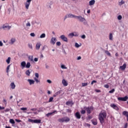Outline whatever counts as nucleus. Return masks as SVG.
Segmentation results:
<instances>
[{
    "mask_svg": "<svg viewBox=\"0 0 128 128\" xmlns=\"http://www.w3.org/2000/svg\"><path fill=\"white\" fill-rule=\"evenodd\" d=\"M106 112L105 110H102L98 115L99 120L102 124H104V120L106 118Z\"/></svg>",
    "mask_w": 128,
    "mask_h": 128,
    "instance_id": "obj_1",
    "label": "nucleus"
},
{
    "mask_svg": "<svg viewBox=\"0 0 128 128\" xmlns=\"http://www.w3.org/2000/svg\"><path fill=\"white\" fill-rule=\"evenodd\" d=\"M70 120V118L68 117H64L58 119V122H68Z\"/></svg>",
    "mask_w": 128,
    "mask_h": 128,
    "instance_id": "obj_2",
    "label": "nucleus"
},
{
    "mask_svg": "<svg viewBox=\"0 0 128 128\" xmlns=\"http://www.w3.org/2000/svg\"><path fill=\"white\" fill-rule=\"evenodd\" d=\"M84 110H86L87 112V114H90L92 113V110H94V107L93 106H90V107H84Z\"/></svg>",
    "mask_w": 128,
    "mask_h": 128,
    "instance_id": "obj_3",
    "label": "nucleus"
},
{
    "mask_svg": "<svg viewBox=\"0 0 128 128\" xmlns=\"http://www.w3.org/2000/svg\"><path fill=\"white\" fill-rule=\"evenodd\" d=\"M118 100H121L122 102H126L128 100V96H125L124 97H118Z\"/></svg>",
    "mask_w": 128,
    "mask_h": 128,
    "instance_id": "obj_4",
    "label": "nucleus"
},
{
    "mask_svg": "<svg viewBox=\"0 0 128 128\" xmlns=\"http://www.w3.org/2000/svg\"><path fill=\"white\" fill-rule=\"evenodd\" d=\"M32 0H27L26 2L24 3L26 8V10H28V8L30 6V2Z\"/></svg>",
    "mask_w": 128,
    "mask_h": 128,
    "instance_id": "obj_5",
    "label": "nucleus"
},
{
    "mask_svg": "<svg viewBox=\"0 0 128 128\" xmlns=\"http://www.w3.org/2000/svg\"><path fill=\"white\" fill-rule=\"evenodd\" d=\"M110 106L111 108H112L114 110H120V108H118V107L114 104H112Z\"/></svg>",
    "mask_w": 128,
    "mask_h": 128,
    "instance_id": "obj_6",
    "label": "nucleus"
},
{
    "mask_svg": "<svg viewBox=\"0 0 128 128\" xmlns=\"http://www.w3.org/2000/svg\"><path fill=\"white\" fill-rule=\"evenodd\" d=\"M74 116L78 120H80V118H82V116H80V112H76Z\"/></svg>",
    "mask_w": 128,
    "mask_h": 128,
    "instance_id": "obj_7",
    "label": "nucleus"
},
{
    "mask_svg": "<svg viewBox=\"0 0 128 128\" xmlns=\"http://www.w3.org/2000/svg\"><path fill=\"white\" fill-rule=\"evenodd\" d=\"M74 18L80 20V22H84V20H86V19H84V18H82V16H76Z\"/></svg>",
    "mask_w": 128,
    "mask_h": 128,
    "instance_id": "obj_8",
    "label": "nucleus"
},
{
    "mask_svg": "<svg viewBox=\"0 0 128 128\" xmlns=\"http://www.w3.org/2000/svg\"><path fill=\"white\" fill-rule=\"evenodd\" d=\"M60 38L64 42H68V38L64 35H62Z\"/></svg>",
    "mask_w": 128,
    "mask_h": 128,
    "instance_id": "obj_9",
    "label": "nucleus"
},
{
    "mask_svg": "<svg viewBox=\"0 0 128 128\" xmlns=\"http://www.w3.org/2000/svg\"><path fill=\"white\" fill-rule=\"evenodd\" d=\"M56 42V38H52L50 40V44H55Z\"/></svg>",
    "mask_w": 128,
    "mask_h": 128,
    "instance_id": "obj_10",
    "label": "nucleus"
},
{
    "mask_svg": "<svg viewBox=\"0 0 128 128\" xmlns=\"http://www.w3.org/2000/svg\"><path fill=\"white\" fill-rule=\"evenodd\" d=\"M126 68V64L125 63L122 66H120V68L121 70H124Z\"/></svg>",
    "mask_w": 128,
    "mask_h": 128,
    "instance_id": "obj_11",
    "label": "nucleus"
},
{
    "mask_svg": "<svg viewBox=\"0 0 128 128\" xmlns=\"http://www.w3.org/2000/svg\"><path fill=\"white\" fill-rule=\"evenodd\" d=\"M12 26H8V24H4L2 26V28H8V30H10Z\"/></svg>",
    "mask_w": 128,
    "mask_h": 128,
    "instance_id": "obj_12",
    "label": "nucleus"
},
{
    "mask_svg": "<svg viewBox=\"0 0 128 128\" xmlns=\"http://www.w3.org/2000/svg\"><path fill=\"white\" fill-rule=\"evenodd\" d=\"M54 112H56V110H54L52 112H49V113L46 114V116H47V118H49L50 116H52V114H54Z\"/></svg>",
    "mask_w": 128,
    "mask_h": 128,
    "instance_id": "obj_13",
    "label": "nucleus"
},
{
    "mask_svg": "<svg viewBox=\"0 0 128 128\" xmlns=\"http://www.w3.org/2000/svg\"><path fill=\"white\" fill-rule=\"evenodd\" d=\"M62 84L63 86H68V82H66V81L64 79H63L62 80Z\"/></svg>",
    "mask_w": 128,
    "mask_h": 128,
    "instance_id": "obj_14",
    "label": "nucleus"
},
{
    "mask_svg": "<svg viewBox=\"0 0 128 128\" xmlns=\"http://www.w3.org/2000/svg\"><path fill=\"white\" fill-rule=\"evenodd\" d=\"M96 4V0H91L89 2V5L90 6H94Z\"/></svg>",
    "mask_w": 128,
    "mask_h": 128,
    "instance_id": "obj_15",
    "label": "nucleus"
},
{
    "mask_svg": "<svg viewBox=\"0 0 128 128\" xmlns=\"http://www.w3.org/2000/svg\"><path fill=\"white\" fill-rule=\"evenodd\" d=\"M123 116H126V118H128V111H124L122 113Z\"/></svg>",
    "mask_w": 128,
    "mask_h": 128,
    "instance_id": "obj_16",
    "label": "nucleus"
},
{
    "mask_svg": "<svg viewBox=\"0 0 128 128\" xmlns=\"http://www.w3.org/2000/svg\"><path fill=\"white\" fill-rule=\"evenodd\" d=\"M28 82L30 84V85L34 84V80H32L28 79Z\"/></svg>",
    "mask_w": 128,
    "mask_h": 128,
    "instance_id": "obj_17",
    "label": "nucleus"
},
{
    "mask_svg": "<svg viewBox=\"0 0 128 128\" xmlns=\"http://www.w3.org/2000/svg\"><path fill=\"white\" fill-rule=\"evenodd\" d=\"M11 88L12 90H14L16 88V84H14V82H12L10 84Z\"/></svg>",
    "mask_w": 128,
    "mask_h": 128,
    "instance_id": "obj_18",
    "label": "nucleus"
},
{
    "mask_svg": "<svg viewBox=\"0 0 128 128\" xmlns=\"http://www.w3.org/2000/svg\"><path fill=\"white\" fill-rule=\"evenodd\" d=\"M41 44L40 42H38L36 44V50H40V48Z\"/></svg>",
    "mask_w": 128,
    "mask_h": 128,
    "instance_id": "obj_19",
    "label": "nucleus"
},
{
    "mask_svg": "<svg viewBox=\"0 0 128 128\" xmlns=\"http://www.w3.org/2000/svg\"><path fill=\"white\" fill-rule=\"evenodd\" d=\"M42 120H34V124H40Z\"/></svg>",
    "mask_w": 128,
    "mask_h": 128,
    "instance_id": "obj_20",
    "label": "nucleus"
},
{
    "mask_svg": "<svg viewBox=\"0 0 128 128\" xmlns=\"http://www.w3.org/2000/svg\"><path fill=\"white\" fill-rule=\"evenodd\" d=\"M114 36H112V33H110V35H109V40H114Z\"/></svg>",
    "mask_w": 128,
    "mask_h": 128,
    "instance_id": "obj_21",
    "label": "nucleus"
},
{
    "mask_svg": "<svg viewBox=\"0 0 128 128\" xmlns=\"http://www.w3.org/2000/svg\"><path fill=\"white\" fill-rule=\"evenodd\" d=\"M16 42V38H12L10 40V44H14V43Z\"/></svg>",
    "mask_w": 128,
    "mask_h": 128,
    "instance_id": "obj_22",
    "label": "nucleus"
},
{
    "mask_svg": "<svg viewBox=\"0 0 128 128\" xmlns=\"http://www.w3.org/2000/svg\"><path fill=\"white\" fill-rule=\"evenodd\" d=\"M26 62L24 61L21 62V66H22V68H26Z\"/></svg>",
    "mask_w": 128,
    "mask_h": 128,
    "instance_id": "obj_23",
    "label": "nucleus"
},
{
    "mask_svg": "<svg viewBox=\"0 0 128 128\" xmlns=\"http://www.w3.org/2000/svg\"><path fill=\"white\" fill-rule=\"evenodd\" d=\"M34 56H28V60L30 62H34Z\"/></svg>",
    "mask_w": 128,
    "mask_h": 128,
    "instance_id": "obj_24",
    "label": "nucleus"
},
{
    "mask_svg": "<svg viewBox=\"0 0 128 128\" xmlns=\"http://www.w3.org/2000/svg\"><path fill=\"white\" fill-rule=\"evenodd\" d=\"M26 76H30V70H28L26 71Z\"/></svg>",
    "mask_w": 128,
    "mask_h": 128,
    "instance_id": "obj_25",
    "label": "nucleus"
},
{
    "mask_svg": "<svg viewBox=\"0 0 128 128\" xmlns=\"http://www.w3.org/2000/svg\"><path fill=\"white\" fill-rule=\"evenodd\" d=\"M10 124H16V122H14V119H10Z\"/></svg>",
    "mask_w": 128,
    "mask_h": 128,
    "instance_id": "obj_26",
    "label": "nucleus"
},
{
    "mask_svg": "<svg viewBox=\"0 0 128 128\" xmlns=\"http://www.w3.org/2000/svg\"><path fill=\"white\" fill-rule=\"evenodd\" d=\"M66 106H70V104H72V101H68L66 102Z\"/></svg>",
    "mask_w": 128,
    "mask_h": 128,
    "instance_id": "obj_27",
    "label": "nucleus"
},
{
    "mask_svg": "<svg viewBox=\"0 0 128 128\" xmlns=\"http://www.w3.org/2000/svg\"><path fill=\"white\" fill-rule=\"evenodd\" d=\"M26 66V68H30V62H27Z\"/></svg>",
    "mask_w": 128,
    "mask_h": 128,
    "instance_id": "obj_28",
    "label": "nucleus"
},
{
    "mask_svg": "<svg viewBox=\"0 0 128 128\" xmlns=\"http://www.w3.org/2000/svg\"><path fill=\"white\" fill-rule=\"evenodd\" d=\"M92 124L94 125V126H96V124H98V121H96V120H92Z\"/></svg>",
    "mask_w": 128,
    "mask_h": 128,
    "instance_id": "obj_29",
    "label": "nucleus"
},
{
    "mask_svg": "<svg viewBox=\"0 0 128 128\" xmlns=\"http://www.w3.org/2000/svg\"><path fill=\"white\" fill-rule=\"evenodd\" d=\"M124 4V0H121L119 2V6H122Z\"/></svg>",
    "mask_w": 128,
    "mask_h": 128,
    "instance_id": "obj_30",
    "label": "nucleus"
},
{
    "mask_svg": "<svg viewBox=\"0 0 128 128\" xmlns=\"http://www.w3.org/2000/svg\"><path fill=\"white\" fill-rule=\"evenodd\" d=\"M46 38V34L43 33L40 36V38Z\"/></svg>",
    "mask_w": 128,
    "mask_h": 128,
    "instance_id": "obj_31",
    "label": "nucleus"
},
{
    "mask_svg": "<svg viewBox=\"0 0 128 128\" xmlns=\"http://www.w3.org/2000/svg\"><path fill=\"white\" fill-rule=\"evenodd\" d=\"M7 64H8L10 62V57H8V60H6Z\"/></svg>",
    "mask_w": 128,
    "mask_h": 128,
    "instance_id": "obj_32",
    "label": "nucleus"
},
{
    "mask_svg": "<svg viewBox=\"0 0 128 128\" xmlns=\"http://www.w3.org/2000/svg\"><path fill=\"white\" fill-rule=\"evenodd\" d=\"M114 88L112 89V90L109 91V94H114L115 92Z\"/></svg>",
    "mask_w": 128,
    "mask_h": 128,
    "instance_id": "obj_33",
    "label": "nucleus"
},
{
    "mask_svg": "<svg viewBox=\"0 0 128 128\" xmlns=\"http://www.w3.org/2000/svg\"><path fill=\"white\" fill-rule=\"evenodd\" d=\"M80 114H86V110H81Z\"/></svg>",
    "mask_w": 128,
    "mask_h": 128,
    "instance_id": "obj_34",
    "label": "nucleus"
},
{
    "mask_svg": "<svg viewBox=\"0 0 128 128\" xmlns=\"http://www.w3.org/2000/svg\"><path fill=\"white\" fill-rule=\"evenodd\" d=\"M68 36H70V38H72V36H74V33H70L68 34Z\"/></svg>",
    "mask_w": 128,
    "mask_h": 128,
    "instance_id": "obj_35",
    "label": "nucleus"
},
{
    "mask_svg": "<svg viewBox=\"0 0 128 128\" xmlns=\"http://www.w3.org/2000/svg\"><path fill=\"white\" fill-rule=\"evenodd\" d=\"M28 46L29 48H31V50H32V44H28Z\"/></svg>",
    "mask_w": 128,
    "mask_h": 128,
    "instance_id": "obj_36",
    "label": "nucleus"
},
{
    "mask_svg": "<svg viewBox=\"0 0 128 128\" xmlns=\"http://www.w3.org/2000/svg\"><path fill=\"white\" fill-rule=\"evenodd\" d=\"M54 100V97H50L49 99L48 102H52Z\"/></svg>",
    "mask_w": 128,
    "mask_h": 128,
    "instance_id": "obj_37",
    "label": "nucleus"
},
{
    "mask_svg": "<svg viewBox=\"0 0 128 128\" xmlns=\"http://www.w3.org/2000/svg\"><path fill=\"white\" fill-rule=\"evenodd\" d=\"M105 52L108 56H110V53L108 50H106Z\"/></svg>",
    "mask_w": 128,
    "mask_h": 128,
    "instance_id": "obj_38",
    "label": "nucleus"
},
{
    "mask_svg": "<svg viewBox=\"0 0 128 128\" xmlns=\"http://www.w3.org/2000/svg\"><path fill=\"white\" fill-rule=\"evenodd\" d=\"M34 80H35V82H36V84H38V82H40V80H38V78H34Z\"/></svg>",
    "mask_w": 128,
    "mask_h": 128,
    "instance_id": "obj_39",
    "label": "nucleus"
},
{
    "mask_svg": "<svg viewBox=\"0 0 128 128\" xmlns=\"http://www.w3.org/2000/svg\"><path fill=\"white\" fill-rule=\"evenodd\" d=\"M88 86V83H82V86Z\"/></svg>",
    "mask_w": 128,
    "mask_h": 128,
    "instance_id": "obj_40",
    "label": "nucleus"
},
{
    "mask_svg": "<svg viewBox=\"0 0 128 128\" xmlns=\"http://www.w3.org/2000/svg\"><path fill=\"white\" fill-rule=\"evenodd\" d=\"M84 126H88V128H90V125L88 123H85Z\"/></svg>",
    "mask_w": 128,
    "mask_h": 128,
    "instance_id": "obj_41",
    "label": "nucleus"
},
{
    "mask_svg": "<svg viewBox=\"0 0 128 128\" xmlns=\"http://www.w3.org/2000/svg\"><path fill=\"white\" fill-rule=\"evenodd\" d=\"M35 76L37 78H38L40 77V75H38V73H35Z\"/></svg>",
    "mask_w": 128,
    "mask_h": 128,
    "instance_id": "obj_42",
    "label": "nucleus"
},
{
    "mask_svg": "<svg viewBox=\"0 0 128 128\" xmlns=\"http://www.w3.org/2000/svg\"><path fill=\"white\" fill-rule=\"evenodd\" d=\"M92 116H88L87 118V120H92Z\"/></svg>",
    "mask_w": 128,
    "mask_h": 128,
    "instance_id": "obj_43",
    "label": "nucleus"
},
{
    "mask_svg": "<svg viewBox=\"0 0 128 128\" xmlns=\"http://www.w3.org/2000/svg\"><path fill=\"white\" fill-rule=\"evenodd\" d=\"M28 122H33L34 124V120H32V119H29L28 120Z\"/></svg>",
    "mask_w": 128,
    "mask_h": 128,
    "instance_id": "obj_44",
    "label": "nucleus"
},
{
    "mask_svg": "<svg viewBox=\"0 0 128 128\" xmlns=\"http://www.w3.org/2000/svg\"><path fill=\"white\" fill-rule=\"evenodd\" d=\"M56 46H60L62 44L60 42H58L56 43Z\"/></svg>",
    "mask_w": 128,
    "mask_h": 128,
    "instance_id": "obj_45",
    "label": "nucleus"
},
{
    "mask_svg": "<svg viewBox=\"0 0 128 128\" xmlns=\"http://www.w3.org/2000/svg\"><path fill=\"white\" fill-rule=\"evenodd\" d=\"M21 110H28V108H20Z\"/></svg>",
    "mask_w": 128,
    "mask_h": 128,
    "instance_id": "obj_46",
    "label": "nucleus"
},
{
    "mask_svg": "<svg viewBox=\"0 0 128 128\" xmlns=\"http://www.w3.org/2000/svg\"><path fill=\"white\" fill-rule=\"evenodd\" d=\"M104 87L106 88H110V86L108 84H105Z\"/></svg>",
    "mask_w": 128,
    "mask_h": 128,
    "instance_id": "obj_47",
    "label": "nucleus"
},
{
    "mask_svg": "<svg viewBox=\"0 0 128 128\" xmlns=\"http://www.w3.org/2000/svg\"><path fill=\"white\" fill-rule=\"evenodd\" d=\"M94 83H96V80H92L91 82V84L92 86V84H94Z\"/></svg>",
    "mask_w": 128,
    "mask_h": 128,
    "instance_id": "obj_48",
    "label": "nucleus"
},
{
    "mask_svg": "<svg viewBox=\"0 0 128 128\" xmlns=\"http://www.w3.org/2000/svg\"><path fill=\"white\" fill-rule=\"evenodd\" d=\"M10 65H9L7 66L6 68V72H8V70H10Z\"/></svg>",
    "mask_w": 128,
    "mask_h": 128,
    "instance_id": "obj_49",
    "label": "nucleus"
},
{
    "mask_svg": "<svg viewBox=\"0 0 128 128\" xmlns=\"http://www.w3.org/2000/svg\"><path fill=\"white\" fill-rule=\"evenodd\" d=\"M15 120L16 122H22V120H20L16 119Z\"/></svg>",
    "mask_w": 128,
    "mask_h": 128,
    "instance_id": "obj_50",
    "label": "nucleus"
},
{
    "mask_svg": "<svg viewBox=\"0 0 128 128\" xmlns=\"http://www.w3.org/2000/svg\"><path fill=\"white\" fill-rule=\"evenodd\" d=\"M75 46H76V48H80V44H78V43H76Z\"/></svg>",
    "mask_w": 128,
    "mask_h": 128,
    "instance_id": "obj_51",
    "label": "nucleus"
},
{
    "mask_svg": "<svg viewBox=\"0 0 128 128\" xmlns=\"http://www.w3.org/2000/svg\"><path fill=\"white\" fill-rule=\"evenodd\" d=\"M74 36H78V34L77 32H74Z\"/></svg>",
    "mask_w": 128,
    "mask_h": 128,
    "instance_id": "obj_52",
    "label": "nucleus"
},
{
    "mask_svg": "<svg viewBox=\"0 0 128 128\" xmlns=\"http://www.w3.org/2000/svg\"><path fill=\"white\" fill-rule=\"evenodd\" d=\"M30 35L31 36H36V34H34V32L31 33Z\"/></svg>",
    "mask_w": 128,
    "mask_h": 128,
    "instance_id": "obj_53",
    "label": "nucleus"
},
{
    "mask_svg": "<svg viewBox=\"0 0 128 128\" xmlns=\"http://www.w3.org/2000/svg\"><path fill=\"white\" fill-rule=\"evenodd\" d=\"M26 26H30V22H28L26 24Z\"/></svg>",
    "mask_w": 128,
    "mask_h": 128,
    "instance_id": "obj_54",
    "label": "nucleus"
},
{
    "mask_svg": "<svg viewBox=\"0 0 128 128\" xmlns=\"http://www.w3.org/2000/svg\"><path fill=\"white\" fill-rule=\"evenodd\" d=\"M60 94V91H58L55 93V94H56V95H57V96H58V94Z\"/></svg>",
    "mask_w": 128,
    "mask_h": 128,
    "instance_id": "obj_55",
    "label": "nucleus"
},
{
    "mask_svg": "<svg viewBox=\"0 0 128 128\" xmlns=\"http://www.w3.org/2000/svg\"><path fill=\"white\" fill-rule=\"evenodd\" d=\"M36 108H32L30 109V110H32V112H36Z\"/></svg>",
    "mask_w": 128,
    "mask_h": 128,
    "instance_id": "obj_56",
    "label": "nucleus"
},
{
    "mask_svg": "<svg viewBox=\"0 0 128 128\" xmlns=\"http://www.w3.org/2000/svg\"><path fill=\"white\" fill-rule=\"evenodd\" d=\"M128 124L126 123L124 126V128H128Z\"/></svg>",
    "mask_w": 128,
    "mask_h": 128,
    "instance_id": "obj_57",
    "label": "nucleus"
},
{
    "mask_svg": "<svg viewBox=\"0 0 128 128\" xmlns=\"http://www.w3.org/2000/svg\"><path fill=\"white\" fill-rule=\"evenodd\" d=\"M61 68H65V69L66 68V66L64 65H62Z\"/></svg>",
    "mask_w": 128,
    "mask_h": 128,
    "instance_id": "obj_58",
    "label": "nucleus"
},
{
    "mask_svg": "<svg viewBox=\"0 0 128 128\" xmlns=\"http://www.w3.org/2000/svg\"><path fill=\"white\" fill-rule=\"evenodd\" d=\"M122 16H118V19L119 20H122Z\"/></svg>",
    "mask_w": 128,
    "mask_h": 128,
    "instance_id": "obj_59",
    "label": "nucleus"
},
{
    "mask_svg": "<svg viewBox=\"0 0 128 128\" xmlns=\"http://www.w3.org/2000/svg\"><path fill=\"white\" fill-rule=\"evenodd\" d=\"M82 38L84 39L86 38V35L83 34L82 36H81Z\"/></svg>",
    "mask_w": 128,
    "mask_h": 128,
    "instance_id": "obj_60",
    "label": "nucleus"
},
{
    "mask_svg": "<svg viewBox=\"0 0 128 128\" xmlns=\"http://www.w3.org/2000/svg\"><path fill=\"white\" fill-rule=\"evenodd\" d=\"M47 82H48V84H52V80H48Z\"/></svg>",
    "mask_w": 128,
    "mask_h": 128,
    "instance_id": "obj_61",
    "label": "nucleus"
},
{
    "mask_svg": "<svg viewBox=\"0 0 128 128\" xmlns=\"http://www.w3.org/2000/svg\"><path fill=\"white\" fill-rule=\"evenodd\" d=\"M4 111L6 112H10V108H6Z\"/></svg>",
    "mask_w": 128,
    "mask_h": 128,
    "instance_id": "obj_62",
    "label": "nucleus"
},
{
    "mask_svg": "<svg viewBox=\"0 0 128 128\" xmlns=\"http://www.w3.org/2000/svg\"><path fill=\"white\" fill-rule=\"evenodd\" d=\"M34 60L35 62H38V58H34Z\"/></svg>",
    "mask_w": 128,
    "mask_h": 128,
    "instance_id": "obj_63",
    "label": "nucleus"
},
{
    "mask_svg": "<svg viewBox=\"0 0 128 128\" xmlns=\"http://www.w3.org/2000/svg\"><path fill=\"white\" fill-rule=\"evenodd\" d=\"M96 92H100V90H96Z\"/></svg>",
    "mask_w": 128,
    "mask_h": 128,
    "instance_id": "obj_64",
    "label": "nucleus"
}]
</instances>
